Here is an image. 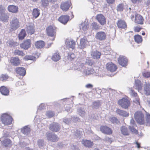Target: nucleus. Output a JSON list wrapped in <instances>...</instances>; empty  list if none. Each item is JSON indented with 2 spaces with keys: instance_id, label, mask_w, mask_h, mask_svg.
Returning a JSON list of instances; mask_svg holds the SVG:
<instances>
[{
  "instance_id": "5",
  "label": "nucleus",
  "mask_w": 150,
  "mask_h": 150,
  "mask_svg": "<svg viewBox=\"0 0 150 150\" xmlns=\"http://www.w3.org/2000/svg\"><path fill=\"white\" fill-rule=\"evenodd\" d=\"M45 135L47 139L49 141L52 142H56L59 139V138L56 135L50 132H47Z\"/></svg>"
},
{
  "instance_id": "3",
  "label": "nucleus",
  "mask_w": 150,
  "mask_h": 150,
  "mask_svg": "<svg viewBox=\"0 0 150 150\" xmlns=\"http://www.w3.org/2000/svg\"><path fill=\"white\" fill-rule=\"evenodd\" d=\"M134 118L139 124L142 125L144 122V115L140 111H137L134 114Z\"/></svg>"
},
{
  "instance_id": "38",
  "label": "nucleus",
  "mask_w": 150,
  "mask_h": 150,
  "mask_svg": "<svg viewBox=\"0 0 150 150\" xmlns=\"http://www.w3.org/2000/svg\"><path fill=\"white\" fill-rule=\"evenodd\" d=\"M26 33L25 29H23L21 30L18 35V38L20 40H23L25 36Z\"/></svg>"
},
{
  "instance_id": "24",
  "label": "nucleus",
  "mask_w": 150,
  "mask_h": 150,
  "mask_svg": "<svg viewBox=\"0 0 150 150\" xmlns=\"http://www.w3.org/2000/svg\"><path fill=\"white\" fill-rule=\"evenodd\" d=\"M144 91L146 95H150V84L149 83L146 82L145 84L144 85Z\"/></svg>"
},
{
  "instance_id": "2",
  "label": "nucleus",
  "mask_w": 150,
  "mask_h": 150,
  "mask_svg": "<svg viewBox=\"0 0 150 150\" xmlns=\"http://www.w3.org/2000/svg\"><path fill=\"white\" fill-rule=\"evenodd\" d=\"M1 119L2 122L6 125L11 124L13 120V118L11 116L6 114H2Z\"/></svg>"
},
{
  "instance_id": "27",
  "label": "nucleus",
  "mask_w": 150,
  "mask_h": 150,
  "mask_svg": "<svg viewBox=\"0 0 150 150\" xmlns=\"http://www.w3.org/2000/svg\"><path fill=\"white\" fill-rule=\"evenodd\" d=\"M0 14V20L3 22H7L9 19L8 15L4 13H1Z\"/></svg>"
},
{
  "instance_id": "29",
  "label": "nucleus",
  "mask_w": 150,
  "mask_h": 150,
  "mask_svg": "<svg viewBox=\"0 0 150 150\" xmlns=\"http://www.w3.org/2000/svg\"><path fill=\"white\" fill-rule=\"evenodd\" d=\"M30 128L27 126L24 127L23 128L21 129V132L26 135H28L30 133Z\"/></svg>"
},
{
  "instance_id": "64",
  "label": "nucleus",
  "mask_w": 150,
  "mask_h": 150,
  "mask_svg": "<svg viewBox=\"0 0 150 150\" xmlns=\"http://www.w3.org/2000/svg\"><path fill=\"white\" fill-rule=\"evenodd\" d=\"M4 13V8L3 6L0 5V14Z\"/></svg>"
},
{
  "instance_id": "1",
  "label": "nucleus",
  "mask_w": 150,
  "mask_h": 150,
  "mask_svg": "<svg viewBox=\"0 0 150 150\" xmlns=\"http://www.w3.org/2000/svg\"><path fill=\"white\" fill-rule=\"evenodd\" d=\"M79 65L78 67L76 69L82 72L83 74L86 75H89L92 74L94 75L97 76L96 73H95L94 69L91 68H87L85 65H84L83 63L78 64Z\"/></svg>"
},
{
  "instance_id": "19",
  "label": "nucleus",
  "mask_w": 150,
  "mask_h": 150,
  "mask_svg": "<svg viewBox=\"0 0 150 150\" xmlns=\"http://www.w3.org/2000/svg\"><path fill=\"white\" fill-rule=\"evenodd\" d=\"M69 19V17L67 15H63L61 16L59 18V21L62 23L65 24H66Z\"/></svg>"
},
{
  "instance_id": "60",
  "label": "nucleus",
  "mask_w": 150,
  "mask_h": 150,
  "mask_svg": "<svg viewBox=\"0 0 150 150\" xmlns=\"http://www.w3.org/2000/svg\"><path fill=\"white\" fill-rule=\"evenodd\" d=\"M129 92L130 95L133 98L137 96V93H136L134 91L131 89H130Z\"/></svg>"
},
{
  "instance_id": "45",
  "label": "nucleus",
  "mask_w": 150,
  "mask_h": 150,
  "mask_svg": "<svg viewBox=\"0 0 150 150\" xmlns=\"http://www.w3.org/2000/svg\"><path fill=\"white\" fill-rule=\"evenodd\" d=\"M146 123L148 126H150V115L149 113L146 112Z\"/></svg>"
},
{
  "instance_id": "32",
  "label": "nucleus",
  "mask_w": 150,
  "mask_h": 150,
  "mask_svg": "<svg viewBox=\"0 0 150 150\" xmlns=\"http://www.w3.org/2000/svg\"><path fill=\"white\" fill-rule=\"evenodd\" d=\"M116 111L118 114L122 116L127 117L129 115V113L127 112L119 109H117Z\"/></svg>"
},
{
  "instance_id": "50",
  "label": "nucleus",
  "mask_w": 150,
  "mask_h": 150,
  "mask_svg": "<svg viewBox=\"0 0 150 150\" xmlns=\"http://www.w3.org/2000/svg\"><path fill=\"white\" fill-rule=\"evenodd\" d=\"M109 120L113 124H117L118 122L117 119L115 117H112L109 118Z\"/></svg>"
},
{
  "instance_id": "56",
  "label": "nucleus",
  "mask_w": 150,
  "mask_h": 150,
  "mask_svg": "<svg viewBox=\"0 0 150 150\" xmlns=\"http://www.w3.org/2000/svg\"><path fill=\"white\" fill-rule=\"evenodd\" d=\"M143 76L146 78H149L150 77V72L145 71L142 73Z\"/></svg>"
},
{
  "instance_id": "23",
  "label": "nucleus",
  "mask_w": 150,
  "mask_h": 150,
  "mask_svg": "<svg viewBox=\"0 0 150 150\" xmlns=\"http://www.w3.org/2000/svg\"><path fill=\"white\" fill-rule=\"evenodd\" d=\"M8 11L13 13H16L18 10V7L14 5H10L8 7Z\"/></svg>"
},
{
  "instance_id": "52",
  "label": "nucleus",
  "mask_w": 150,
  "mask_h": 150,
  "mask_svg": "<svg viewBox=\"0 0 150 150\" xmlns=\"http://www.w3.org/2000/svg\"><path fill=\"white\" fill-rule=\"evenodd\" d=\"M134 127H133V126H129V129L131 132L133 133L137 134H138V131L134 128Z\"/></svg>"
},
{
  "instance_id": "15",
  "label": "nucleus",
  "mask_w": 150,
  "mask_h": 150,
  "mask_svg": "<svg viewBox=\"0 0 150 150\" xmlns=\"http://www.w3.org/2000/svg\"><path fill=\"white\" fill-rule=\"evenodd\" d=\"M100 131L103 133L108 134L112 133L111 129L106 126H101L100 128Z\"/></svg>"
},
{
  "instance_id": "7",
  "label": "nucleus",
  "mask_w": 150,
  "mask_h": 150,
  "mask_svg": "<svg viewBox=\"0 0 150 150\" xmlns=\"http://www.w3.org/2000/svg\"><path fill=\"white\" fill-rule=\"evenodd\" d=\"M118 104L123 108L126 109L129 106L130 102L126 98H123L118 101Z\"/></svg>"
},
{
  "instance_id": "34",
  "label": "nucleus",
  "mask_w": 150,
  "mask_h": 150,
  "mask_svg": "<svg viewBox=\"0 0 150 150\" xmlns=\"http://www.w3.org/2000/svg\"><path fill=\"white\" fill-rule=\"evenodd\" d=\"M52 60L55 62L59 61L60 59V56L58 52L54 54L51 58Z\"/></svg>"
},
{
  "instance_id": "37",
  "label": "nucleus",
  "mask_w": 150,
  "mask_h": 150,
  "mask_svg": "<svg viewBox=\"0 0 150 150\" xmlns=\"http://www.w3.org/2000/svg\"><path fill=\"white\" fill-rule=\"evenodd\" d=\"M40 10L38 8H34L32 12V15L33 17L36 18L39 16L40 14Z\"/></svg>"
},
{
  "instance_id": "44",
  "label": "nucleus",
  "mask_w": 150,
  "mask_h": 150,
  "mask_svg": "<svg viewBox=\"0 0 150 150\" xmlns=\"http://www.w3.org/2000/svg\"><path fill=\"white\" fill-rule=\"evenodd\" d=\"M77 112L79 115L82 117L84 116L86 114L85 110H83L81 108H80L78 110Z\"/></svg>"
},
{
  "instance_id": "61",
  "label": "nucleus",
  "mask_w": 150,
  "mask_h": 150,
  "mask_svg": "<svg viewBox=\"0 0 150 150\" xmlns=\"http://www.w3.org/2000/svg\"><path fill=\"white\" fill-rule=\"evenodd\" d=\"M130 126H133V127H135L136 126V124L134 123V121L133 118H132L130 120Z\"/></svg>"
},
{
  "instance_id": "20",
  "label": "nucleus",
  "mask_w": 150,
  "mask_h": 150,
  "mask_svg": "<svg viewBox=\"0 0 150 150\" xmlns=\"http://www.w3.org/2000/svg\"><path fill=\"white\" fill-rule=\"evenodd\" d=\"M10 62L13 65L18 66L19 65L20 63V60L18 57H12L10 60Z\"/></svg>"
},
{
  "instance_id": "30",
  "label": "nucleus",
  "mask_w": 150,
  "mask_h": 150,
  "mask_svg": "<svg viewBox=\"0 0 150 150\" xmlns=\"http://www.w3.org/2000/svg\"><path fill=\"white\" fill-rule=\"evenodd\" d=\"M81 142L85 146L87 147H91L93 145V142L90 140H82Z\"/></svg>"
},
{
  "instance_id": "48",
  "label": "nucleus",
  "mask_w": 150,
  "mask_h": 150,
  "mask_svg": "<svg viewBox=\"0 0 150 150\" xmlns=\"http://www.w3.org/2000/svg\"><path fill=\"white\" fill-rule=\"evenodd\" d=\"M54 114L52 111H49L47 112L46 115L49 118L52 117L54 115Z\"/></svg>"
},
{
  "instance_id": "62",
  "label": "nucleus",
  "mask_w": 150,
  "mask_h": 150,
  "mask_svg": "<svg viewBox=\"0 0 150 150\" xmlns=\"http://www.w3.org/2000/svg\"><path fill=\"white\" fill-rule=\"evenodd\" d=\"M65 108L67 112H72V110L69 105H67V106L65 107Z\"/></svg>"
},
{
  "instance_id": "13",
  "label": "nucleus",
  "mask_w": 150,
  "mask_h": 150,
  "mask_svg": "<svg viewBox=\"0 0 150 150\" xmlns=\"http://www.w3.org/2000/svg\"><path fill=\"white\" fill-rule=\"evenodd\" d=\"M70 6V2L69 1H66L65 2L61 4V8L63 11H68Z\"/></svg>"
},
{
  "instance_id": "25",
  "label": "nucleus",
  "mask_w": 150,
  "mask_h": 150,
  "mask_svg": "<svg viewBox=\"0 0 150 150\" xmlns=\"http://www.w3.org/2000/svg\"><path fill=\"white\" fill-rule=\"evenodd\" d=\"M143 19L142 16L139 14H135V21L136 23L141 24H143Z\"/></svg>"
},
{
  "instance_id": "63",
  "label": "nucleus",
  "mask_w": 150,
  "mask_h": 150,
  "mask_svg": "<svg viewBox=\"0 0 150 150\" xmlns=\"http://www.w3.org/2000/svg\"><path fill=\"white\" fill-rule=\"evenodd\" d=\"M80 120L76 116H74L73 118V121L74 122L79 121Z\"/></svg>"
},
{
  "instance_id": "10",
  "label": "nucleus",
  "mask_w": 150,
  "mask_h": 150,
  "mask_svg": "<svg viewBox=\"0 0 150 150\" xmlns=\"http://www.w3.org/2000/svg\"><path fill=\"white\" fill-rule=\"evenodd\" d=\"M50 129L54 132H57L60 129V126L57 123H53L50 125Z\"/></svg>"
},
{
  "instance_id": "14",
  "label": "nucleus",
  "mask_w": 150,
  "mask_h": 150,
  "mask_svg": "<svg viewBox=\"0 0 150 150\" xmlns=\"http://www.w3.org/2000/svg\"><path fill=\"white\" fill-rule=\"evenodd\" d=\"M106 68L107 70L112 72L115 71L117 69V67L112 62L107 63Z\"/></svg>"
},
{
  "instance_id": "22",
  "label": "nucleus",
  "mask_w": 150,
  "mask_h": 150,
  "mask_svg": "<svg viewBox=\"0 0 150 150\" xmlns=\"http://www.w3.org/2000/svg\"><path fill=\"white\" fill-rule=\"evenodd\" d=\"M16 72L21 76H23L26 74V70L23 67H18L16 68Z\"/></svg>"
},
{
  "instance_id": "55",
  "label": "nucleus",
  "mask_w": 150,
  "mask_h": 150,
  "mask_svg": "<svg viewBox=\"0 0 150 150\" xmlns=\"http://www.w3.org/2000/svg\"><path fill=\"white\" fill-rule=\"evenodd\" d=\"M91 25L92 26V28L95 30L98 29L99 28V25L95 22H93L91 24Z\"/></svg>"
},
{
  "instance_id": "35",
  "label": "nucleus",
  "mask_w": 150,
  "mask_h": 150,
  "mask_svg": "<svg viewBox=\"0 0 150 150\" xmlns=\"http://www.w3.org/2000/svg\"><path fill=\"white\" fill-rule=\"evenodd\" d=\"M88 27V25L87 23L86 22L83 23L79 25V28L80 29L83 31L86 30Z\"/></svg>"
},
{
  "instance_id": "49",
  "label": "nucleus",
  "mask_w": 150,
  "mask_h": 150,
  "mask_svg": "<svg viewBox=\"0 0 150 150\" xmlns=\"http://www.w3.org/2000/svg\"><path fill=\"white\" fill-rule=\"evenodd\" d=\"M124 8V6L123 4H120L118 5L117 7V11H122Z\"/></svg>"
},
{
  "instance_id": "8",
  "label": "nucleus",
  "mask_w": 150,
  "mask_h": 150,
  "mask_svg": "<svg viewBox=\"0 0 150 150\" xmlns=\"http://www.w3.org/2000/svg\"><path fill=\"white\" fill-rule=\"evenodd\" d=\"M117 60L119 64L122 67H125L127 64V59L125 56H120Z\"/></svg>"
},
{
  "instance_id": "57",
  "label": "nucleus",
  "mask_w": 150,
  "mask_h": 150,
  "mask_svg": "<svg viewBox=\"0 0 150 150\" xmlns=\"http://www.w3.org/2000/svg\"><path fill=\"white\" fill-rule=\"evenodd\" d=\"M75 57V55L74 53L69 54L68 56V58L71 60L74 59Z\"/></svg>"
},
{
  "instance_id": "16",
  "label": "nucleus",
  "mask_w": 150,
  "mask_h": 150,
  "mask_svg": "<svg viewBox=\"0 0 150 150\" xmlns=\"http://www.w3.org/2000/svg\"><path fill=\"white\" fill-rule=\"evenodd\" d=\"M30 46V40L29 39H28L23 43H22L20 45V46L22 48L25 50H27Z\"/></svg>"
},
{
  "instance_id": "6",
  "label": "nucleus",
  "mask_w": 150,
  "mask_h": 150,
  "mask_svg": "<svg viewBox=\"0 0 150 150\" xmlns=\"http://www.w3.org/2000/svg\"><path fill=\"white\" fill-rule=\"evenodd\" d=\"M47 35L53 37L52 40H54L55 38L56 30L55 28L52 26H49L46 29Z\"/></svg>"
},
{
  "instance_id": "42",
  "label": "nucleus",
  "mask_w": 150,
  "mask_h": 150,
  "mask_svg": "<svg viewBox=\"0 0 150 150\" xmlns=\"http://www.w3.org/2000/svg\"><path fill=\"white\" fill-rule=\"evenodd\" d=\"M134 39L135 42L138 43H141L142 40V36L139 35H135L134 36Z\"/></svg>"
},
{
  "instance_id": "11",
  "label": "nucleus",
  "mask_w": 150,
  "mask_h": 150,
  "mask_svg": "<svg viewBox=\"0 0 150 150\" xmlns=\"http://www.w3.org/2000/svg\"><path fill=\"white\" fill-rule=\"evenodd\" d=\"M106 35L104 32L100 31L97 32L95 36L96 39L102 41L105 40Z\"/></svg>"
},
{
  "instance_id": "17",
  "label": "nucleus",
  "mask_w": 150,
  "mask_h": 150,
  "mask_svg": "<svg viewBox=\"0 0 150 150\" xmlns=\"http://www.w3.org/2000/svg\"><path fill=\"white\" fill-rule=\"evenodd\" d=\"M88 42L85 38H81L80 40V42L79 47L81 49H83L86 47L88 45H89Z\"/></svg>"
},
{
  "instance_id": "54",
  "label": "nucleus",
  "mask_w": 150,
  "mask_h": 150,
  "mask_svg": "<svg viewBox=\"0 0 150 150\" xmlns=\"http://www.w3.org/2000/svg\"><path fill=\"white\" fill-rule=\"evenodd\" d=\"M105 141L108 143L110 144L113 141V140L108 137H106L104 139H103L102 141Z\"/></svg>"
},
{
  "instance_id": "4",
  "label": "nucleus",
  "mask_w": 150,
  "mask_h": 150,
  "mask_svg": "<svg viewBox=\"0 0 150 150\" xmlns=\"http://www.w3.org/2000/svg\"><path fill=\"white\" fill-rule=\"evenodd\" d=\"M11 30H16L20 27V23L16 17L12 18L10 22Z\"/></svg>"
},
{
  "instance_id": "12",
  "label": "nucleus",
  "mask_w": 150,
  "mask_h": 150,
  "mask_svg": "<svg viewBox=\"0 0 150 150\" xmlns=\"http://www.w3.org/2000/svg\"><path fill=\"white\" fill-rule=\"evenodd\" d=\"M96 19L100 24L104 25L106 22L105 18L101 14H97L96 16Z\"/></svg>"
},
{
  "instance_id": "26",
  "label": "nucleus",
  "mask_w": 150,
  "mask_h": 150,
  "mask_svg": "<svg viewBox=\"0 0 150 150\" xmlns=\"http://www.w3.org/2000/svg\"><path fill=\"white\" fill-rule=\"evenodd\" d=\"M134 86L139 91L142 90V84L140 80H137L135 81Z\"/></svg>"
},
{
  "instance_id": "46",
  "label": "nucleus",
  "mask_w": 150,
  "mask_h": 150,
  "mask_svg": "<svg viewBox=\"0 0 150 150\" xmlns=\"http://www.w3.org/2000/svg\"><path fill=\"white\" fill-rule=\"evenodd\" d=\"M35 58L31 56L26 55L24 57V59L25 60H35Z\"/></svg>"
},
{
  "instance_id": "31",
  "label": "nucleus",
  "mask_w": 150,
  "mask_h": 150,
  "mask_svg": "<svg viewBox=\"0 0 150 150\" xmlns=\"http://www.w3.org/2000/svg\"><path fill=\"white\" fill-rule=\"evenodd\" d=\"M117 25L119 28H125L127 27L125 21L121 20L118 21Z\"/></svg>"
},
{
  "instance_id": "41",
  "label": "nucleus",
  "mask_w": 150,
  "mask_h": 150,
  "mask_svg": "<svg viewBox=\"0 0 150 150\" xmlns=\"http://www.w3.org/2000/svg\"><path fill=\"white\" fill-rule=\"evenodd\" d=\"M17 43L14 42L12 40H9L6 42V44L7 45L10 47H12L13 46H15L17 45Z\"/></svg>"
},
{
  "instance_id": "36",
  "label": "nucleus",
  "mask_w": 150,
  "mask_h": 150,
  "mask_svg": "<svg viewBox=\"0 0 150 150\" xmlns=\"http://www.w3.org/2000/svg\"><path fill=\"white\" fill-rule=\"evenodd\" d=\"M121 133L124 135L128 136L129 134V132L125 126H123L120 128Z\"/></svg>"
},
{
  "instance_id": "58",
  "label": "nucleus",
  "mask_w": 150,
  "mask_h": 150,
  "mask_svg": "<svg viewBox=\"0 0 150 150\" xmlns=\"http://www.w3.org/2000/svg\"><path fill=\"white\" fill-rule=\"evenodd\" d=\"M100 106V103L99 102H95L93 103V108H98Z\"/></svg>"
},
{
  "instance_id": "39",
  "label": "nucleus",
  "mask_w": 150,
  "mask_h": 150,
  "mask_svg": "<svg viewBox=\"0 0 150 150\" xmlns=\"http://www.w3.org/2000/svg\"><path fill=\"white\" fill-rule=\"evenodd\" d=\"M3 144L6 147H10L12 145L11 141L9 139H6L3 141Z\"/></svg>"
},
{
  "instance_id": "47",
  "label": "nucleus",
  "mask_w": 150,
  "mask_h": 150,
  "mask_svg": "<svg viewBox=\"0 0 150 150\" xmlns=\"http://www.w3.org/2000/svg\"><path fill=\"white\" fill-rule=\"evenodd\" d=\"M133 102L137 105H140L139 98L138 96L134 97Z\"/></svg>"
},
{
  "instance_id": "43",
  "label": "nucleus",
  "mask_w": 150,
  "mask_h": 150,
  "mask_svg": "<svg viewBox=\"0 0 150 150\" xmlns=\"http://www.w3.org/2000/svg\"><path fill=\"white\" fill-rule=\"evenodd\" d=\"M14 54L15 55H18L23 56L25 55L22 51H20L19 50H16L14 51Z\"/></svg>"
},
{
  "instance_id": "53",
  "label": "nucleus",
  "mask_w": 150,
  "mask_h": 150,
  "mask_svg": "<svg viewBox=\"0 0 150 150\" xmlns=\"http://www.w3.org/2000/svg\"><path fill=\"white\" fill-rule=\"evenodd\" d=\"M8 78V76L6 74H2L0 77V79L2 81H5Z\"/></svg>"
},
{
  "instance_id": "28",
  "label": "nucleus",
  "mask_w": 150,
  "mask_h": 150,
  "mask_svg": "<svg viewBox=\"0 0 150 150\" xmlns=\"http://www.w3.org/2000/svg\"><path fill=\"white\" fill-rule=\"evenodd\" d=\"M0 91L1 94L4 96H7L9 93V90L4 86H1L0 88Z\"/></svg>"
},
{
  "instance_id": "33",
  "label": "nucleus",
  "mask_w": 150,
  "mask_h": 150,
  "mask_svg": "<svg viewBox=\"0 0 150 150\" xmlns=\"http://www.w3.org/2000/svg\"><path fill=\"white\" fill-rule=\"evenodd\" d=\"M35 45L36 48H41L44 46L45 42L42 40L38 41L35 43Z\"/></svg>"
},
{
  "instance_id": "21",
  "label": "nucleus",
  "mask_w": 150,
  "mask_h": 150,
  "mask_svg": "<svg viewBox=\"0 0 150 150\" xmlns=\"http://www.w3.org/2000/svg\"><path fill=\"white\" fill-rule=\"evenodd\" d=\"M91 53L92 57L94 59H99L101 55V53L96 50L92 51Z\"/></svg>"
},
{
  "instance_id": "18",
  "label": "nucleus",
  "mask_w": 150,
  "mask_h": 150,
  "mask_svg": "<svg viewBox=\"0 0 150 150\" xmlns=\"http://www.w3.org/2000/svg\"><path fill=\"white\" fill-rule=\"evenodd\" d=\"M65 44L67 47L72 49L74 48L76 45L75 42L73 40H67Z\"/></svg>"
},
{
  "instance_id": "59",
  "label": "nucleus",
  "mask_w": 150,
  "mask_h": 150,
  "mask_svg": "<svg viewBox=\"0 0 150 150\" xmlns=\"http://www.w3.org/2000/svg\"><path fill=\"white\" fill-rule=\"evenodd\" d=\"M70 119V118L64 119L63 120V122L66 124H69L71 121Z\"/></svg>"
},
{
  "instance_id": "9",
  "label": "nucleus",
  "mask_w": 150,
  "mask_h": 150,
  "mask_svg": "<svg viewBox=\"0 0 150 150\" xmlns=\"http://www.w3.org/2000/svg\"><path fill=\"white\" fill-rule=\"evenodd\" d=\"M25 28L28 33L30 35L32 34L35 32L34 25L32 23H28L26 25Z\"/></svg>"
},
{
  "instance_id": "40",
  "label": "nucleus",
  "mask_w": 150,
  "mask_h": 150,
  "mask_svg": "<svg viewBox=\"0 0 150 150\" xmlns=\"http://www.w3.org/2000/svg\"><path fill=\"white\" fill-rule=\"evenodd\" d=\"M37 144L41 149H43L45 145V143L42 139H39L37 142Z\"/></svg>"
},
{
  "instance_id": "51",
  "label": "nucleus",
  "mask_w": 150,
  "mask_h": 150,
  "mask_svg": "<svg viewBox=\"0 0 150 150\" xmlns=\"http://www.w3.org/2000/svg\"><path fill=\"white\" fill-rule=\"evenodd\" d=\"M48 2L47 0H41V3L43 6H48Z\"/></svg>"
}]
</instances>
